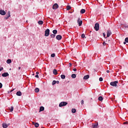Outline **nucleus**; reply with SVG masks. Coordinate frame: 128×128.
<instances>
[{
    "label": "nucleus",
    "instance_id": "bb28decb",
    "mask_svg": "<svg viewBox=\"0 0 128 128\" xmlns=\"http://www.w3.org/2000/svg\"><path fill=\"white\" fill-rule=\"evenodd\" d=\"M6 62L7 64H10L12 62V60L10 59H8L6 60Z\"/></svg>",
    "mask_w": 128,
    "mask_h": 128
},
{
    "label": "nucleus",
    "instance_id": "4468645a",
    "mask_svg": "<svg viewBox=\"0 0 128 128\" xmlns=\"http://www.w3.org/2000/svg\"><path fill=\"white\" fill-rule=\"evenodd\" d=\"M32 124L34 126L35 128H38V126H40L38 123H36L34 122H32Z\"/></svg>",
    "mask_w": 128,
    "mask_h": 128
},
{
    "label": "nucleus",
    "instance_id": "4be33fe9",
    "mask_svg": "<svg viewBox=\"0 0 128 128\" xmlns=\"http://www.w3.org/2000/svg\"><path fill=\"white\" fill-rule=\"evenodd\" d=\"M52 32L54 34H58V30H54L52 31Z\"/></svg>",
    "mask_w": 128,
    "mask_h": 128
},
{
    "label": "nucleus",
    "instance_id": "58836bf2",
    "mask_svg": "<svg viewBox=\"0 0 128 128\" xmlns=\"http://www.w3.org/2000/svg\"><path fill=\"white\" fill-rule=\"evenodd\" d=\"M103 36L106 38V33H104V32L103 33Z\"/></svg>",
    "mask_w": 128,
    "mask_h": 128
},
{
    "label": "nucleus",
    "instance_id": "e433bc0d",
    "mask_svg": "<svg viewBox=\"0 0 128 128\" xmlns=\"http://www.w3.org/2000/svg\"><path fill=\"white\" fill-rule=\"evenodd\" d=\"M2 88V84L0 82V88Z\"/></svg>",
    "mask_w": 128,
    "mask_h": 128
},
{
    "label": "nucleus",
    "instance_id": "a878e982",
    "mask_svg": "<svg viewBox=\"0 0 128 128\" xmlns=\"http://www.w3.org/2000/svg\"><path fill=\"white\" fill-rule=\"evenodd\" d=\"M72 8V7H70V6H66V10H70Z\"/></svg>",
    "mask_w": 128,
    "mask_h": 128
},
{
    "label": "nucleus",
    "instance_id": "c756f323",
    "mask_svg": "<svg viewBox=\"0 0 128 128\" xmlns=\"http://www.w3.org/2000/svg\"><path fill=\"white\" fill-rule=\"evenodd\" d=\"M56 84V80H53L52 82V86H54Z\"/></svg>",
    "mask_w": 128,
    "mask_h": 128
},
{
    "label": "nucleus",
    "instance_id": "9d476101",
    "mask_svg": "<svg viewBox=\"0 0 128 128\" xmlns=\"http://www.w3.org/2000/svg\"><path fill=\"white\" fill-rule=\"evenodd\" d=\"M9 124H6V123H3L2 124V128H7L8 127Z\"/></svg>",
    "mask_w": 128,
    "mask_h": 128
},
{
    "label": "nucleus",
    "instance_id": "4c0bfd02",
    "mask_svg": "<svg viewBox=\"0 0 128 128\" xmlns=\"http://www.w3.org/2000/svg\"><path fill=\"white\" fill-rule=\"evenodd\" d=\"M84 100H81V104H84Z\"/></svg>",
    "mask_w": 128,
    "mask_h": 128
},
{
    "label": "nucleus",
    "instance_id": "423d86ee",
    "mask_svg": "<svg viewBox=\"0 0 128 128\" xmlns=\"http://www.w3.org/2000/svg\"><path fill=\"white\" fill-rule=\"evenodd\" d=\"M58 8V5L56 3L54 4L52 6L53 10H57V8Z\"/></svg>",
    "mask_w": 128,
    "mask_h": 128
},
{
    "label": "nucleus",
    "instance_id": "f704fd0d",
    "mask_svg": "<svg viewBox=\"0 0 128 128\" xmlns=\"http://www.w3.org/2000/svg\"><path fill=\"white\" fill-rule=\"evenodd\" d=\"M125 42H128V38H125Z\"/></svg>",
    "mask_w": 128,
    "mask_h": 128
},
{
    "label": "nucleus",
    "instance_id": "39448f33",
    "mask_svg": "<svg viewBox=\"0 0 128 128\" xmlns=\"http://www.w3.org/2000/svg\"><path fill=\"white\" fill-rule=\"evenodd\" d=\"M77 22H78L79 26H82V20H80V18H78V20H77Z\"/></svg>",
    "mask_w": 128,
    "mask_h": 128
},
{
    "label": "nucleus",
    "instance_id": "79ce46f5",
    "mask_svg": "<svg viewBox=\"0 0 128 128\" xmlns=\"http://www.w3.org/2000/svg\"><path fill=\"white\" fill-rule=\"evenodd\" d=\"M36 78H38V74H36Z\"/></svg>",
    "mask_w": 128,
    "mask_h": 128
},
{
    "label": "nucleus",
    "instance_id": "a19ab883",
    "mask_svg": "<svg viewBox=\"0 0 128 128\" xmlns=\"http://www.w3.org/2000/svg\"><path fill=\"white\" fill-rule=\"evenodd\" d=\"M69 66L70 68L72 66V63H69Z\"/></svg>",
    "mask_w": 128,
    "mask_h": 128
},
{
    "label": "nucleus",
    "instance_id": "cd10ccee",
    "mask_svg": "<svg viewBox=\"0 0 128 128\" xmlns=\"http://www.w3.org/2000/svg\"><path fill=\"white\" fill-rule=\"evenodd\" d=\"M72 78H76V74H72Z\"/></svg>",
    "mask_w": 128,
    "mask_h": 128
},
{
    "label": "nucleus",
    "instance_id": "2eb2a0df",
    "mask_svg": "<svg viewBox=\"0 0 128 128\" xmlns=\"http://www.w3.org/2000/svg\"><path fill=\"white\" fill-rule=\"evenodd\" d=\"M88 78H90V76L89 75L84 76V80H88Z\"/></svg>",
    "mask_w": 128,
    "mask_h": 128
},
{
    "label": "nucleus",
    "instance_id": "c85d7f7f",
    "mask_svg": "<svg viewBox=\"0 0 128 128\" xmlns=\"http://www.w3.org/2000/svg\"><path fill=\"white\" fill-rule=\"evenodd\" d=\"M38 24H44V22L42 20H40L38 22Z\"/></svg>",
    "mask_w": 128,
    "mask_h": 128
},
{
    "label": "nucleus",
    "instance_id": "9b49d317",
    "mask_svg": "<svg viewBox=\"0 0 128 128\" xmlns=\"http://www.w3.org/2000/svg\"><path fill=\"white\" fill-rule=\"evenodd\" d=\"M8 16L4 18V20H8V18L10 17V12H8Z\"/></svg>",
    "mask_w": 128,
    "mask_h": 128
},
{
    "label": "nucleus",
    "instance_id": "72a5a7b5",
    "mask_svg": "<svg viewBox=\"0 0 128 128\" xmlns=\"http://www.w3.org/2000/svg\"><path fill=\"white\" fill-rule=\"evenodd\" d=\"M103 80H104V79H102V77H100V78H99L100 82H102Z\"/></svg>",
    "mask_w": 128,
    "mask_h": 128
},
{
    "label": "nucleus",
    "instance_id": "1a4fd4ad",
    "mask_svg": "<svg viewBox=\"0 0 128 128\" xmlns=\"http://www.w3.org/2000/svg\"><path fill=\"white\" fill-rule=\"evenodd\" d=\"M6 12H4V10H0V14H2V16H4L6 15Z\"/></svg>",
    "mask_w": 128,
    "mask_h": 128
},
{
    "label": "nucleus",
    "instance_id": "09e8293b",
    "mask_svg": "<svg viewBox=\"0 0 128 128\" xmlns=\"http://www.w3.org/2000/svg\"><path fill=\"white\" fill-rule=\"evenodd\" d=\"M124 44H126V42L125 41L124 42Z\"/></svg>",
    "mask_w": 128,
    "mask_h": 128
},
{
    "label": "nucleus",
    "instance_id": "5701e85b",
    "mask_svg": "<svg viewBox=\"0 0 128 128\" xmlns=\"http://www.w3.org/2000/svg\"><path fill=\"white\" fill-rule=\"evenodd\" d=\"M98 124H93L92 125L93 128H98Z\"/></svg>",
    "mask_w": 128,
    "mask_h": 128
},
{
    "label": "nucleus",
    "instance_id": "f3484780",
    "mask_svg": "<svg viewBox=\"0 0 128 128\" xmlns=\"http://www.w3.org/2000/svg\"><path fill=\"white\" fill-rule=\"evenodd\" d=\"M9 110L10 112H14V106H12L10 108H9Z\"/></svg>",
    "mask_w": 128,
    "mask_h": 128
},
{
    "label": "nucleus",
    "instance_id": "8fccbe9b",
    "mask_svg": "<svg viewBox=\"0 0 128 128\" xmlns=\"http://www.w3.org/2000/svg\"><path fill=\"white\" fill-rule=\"evenodd\" d=\"M20 67H18V69L20 70Z\"/></svg>",
    "mask_w": 128,
    "mask_h": 128
},
{
    "label": "nucleus",
    "instance_id": "473e14b6",
    "mask_svg": "<svg viewBox=\"0 0 128 128\" xmlns=\"http://www.w3.org/2000/svg\"><path fill=\"white\" fill-rule=\"evenodd\" d=\"M56 56V54H51V58H54Z\"/></svg>",
    "mask_w": 128,
    "mask_h": 128
},
{
    "label": "nucleus",
    "instance_id": "b1692460",
    "mask_svg": "<svg viewBox=\"0 0 128 128\" xmlns=\"http://www.w3.org/2000/svg\"><path fill=\"white\" fill-rule=\"evenodd\" d=\"M61 78H62V80H64V78H66V75L64 74H62L61 75Z\"/></svg>",
    "mask_w": 128,
    "mask_h": 128
},
{
    "label": "nucleus",
    "instance_id": "c03bdc74",
    "mask_svg": "<svg viewBox=\"0 0 128 128\" xmlns=\"http://www.w3.org/2000/svg\"><path fill=\"white\" fill-rule=\"evenodd\" d=\"M56 84H60V81L57 80V81L56 82Z\"/></svg>",
    "mask_w": 128,
    "mask_h": 128
},
{
    "label": "nucleus",
    "instance_id": "a18cd8bd",
    "mask_svg": "<svg viewBox=\"0 0 128 128\" xmlns=\"http://www.w3.org/2000/svg\"><path fill=\"white\" fill-rule=\"evenodd\" d=\"M106 72H108V73L110 72V70H106Z\"/></svg>",
    "mask_w": 128,
    "mask_h": 128
},
{
    "label": "nucleus",
    "instance_id": "49530a36",
    "mask_svg": "<svg viewBox=\"0 0 128 128\" xmlns=\"http://www.w3.org/2000/svg\"><path fill=\"white\" fill-rule=\"evenodd\" d=\"M124 26V28H128V26L125 25Z\"/></svg>",
    "mask_w": 128,
    "mask_h": 128
},
{
    "label": "nucleus",
    "instance_id": "7ed1b4c3",
    "mask_svg": "<svg viewBox=\"0 0 128 128\" xmlns=\"http://www.w3.org/2000/svg\"><path fill=\"white\" fill-rule=\"evenodd\" d=\"M118 81H115V82H112L110 83V86H116V84H118Z\"/></svg>",
    "mask_w": 128,
    "mask_h": 128
},
{
    "label": "nucleus",
    "instance_id": "37998d69",
    "mask_svg": "<svg viewBox=\"0 0 128 128\" xmlns=\"http://www.w3.org/2000/svg\"><path fill=\"white\" fill-rule=\"evenodd\" d=\"M128 124V122H124V124Z\"/></svg>",
    "mask_w": 128,
    "mask_h": 128
},
{
    "label": "nucleus",
    "instance_id": "6e6552de",
    "mask_svg": "<svg viewBox=\"0 0 128 128\" xmlns=\"http://www.w3.org/2000/svg\"><path fill=\"white\" fill-rule=\"evenodd\" d=\"M62 38V36L61 35H58L56 36V39L58 40H60Z\"/></svg>",
    "mask_w": 128,
    "mask_h": 128
},
{
    "label": "nucleus",
    "instance_id": "dca6fc26",
    "mask_svg": "<svg viewBox=\"0 0 128 128\" xmlns=\"http://www.w3.org/2000/svg\"><path fill=\"white\" fill-rule=\"evenodd\" d=\"M53 74H55V76H56V74H58V71L54 69L53 70Z\"/></svg>",
    "mask_w": 128,
    "mask_h": 128
},
{
    "label": "nucleus",
    "instance_id": "a211bd4d",
    "mask_svg": "<svg viewBox=\"0 0 128 128\" xmlns=\"http://www.w3.org/2000/svg\"><path fill=\"white\" fill-rule=\"evenodd\" d=\"M44 110V106H40V112H42Z\"/></svg>",
    "mask_w": 128,
    "mask_h": 128
},
{
    "label": "nucleus",
    "instance_id": "ea45409f",
    "mask_svg": "<svg viewBox=\"0 0 128 128\" xmlns=\"http://www.w3.org/2000/svg\"><path fill=\"white\" fill-rule=\"evenodd\" d=\"M74 72H76V68H74L73 69Z\"/></svg>",
    "mask_w": 128,
    "mask_h": 128
},
{
    "label": "nucleus",
    "instance_id": "3c124183",
    "mask_svg": "<svg viewBox=\"0 0 128 128\" xmlns=\"http://www.w3.org/2000/svg\"><path fill=\"white\" fill-rule=\"evenodd\" d=\"M104 44H106V43H104V42L103 43L104 46Z\"/></svg>",
    "mask_w": 128,
    "mask_h": 128
},
{
    "label": "nucleus",
    "instance_id": "6ab92c4d",
    "mask_svg": "<svg viewBox=\"0 0 128 128\" xmlns=\"http://www.w3.org/2000/svg\"><path fill=\"white\" fill-rule=\"evenodd\" d=\"M72 114H76V108H72Z\"/></svg>",
    "mask_w": 128,
    "mask_h": 128
},
{
    "label": "nucleus",
    "instance_id": "aec40b11",
    "mask_svg": "<svg viewBox=\"0 0 128 128\" xmlns=\"http://www.w3.org/2000/svg\"><path fill=\"white\" fill-rule=\"evenodd\" d=\"M98 100L100 102H102V100H104V98H102V96H100L98 97Z\"/></svg>",
    "mask_w": 128,
    "mask_h": 128
},
{
    "label": "nucleus",
    "instance_id": "de8ad7c7",
    "mask_svg": "<svg viewBox=\"0 0 128 128\" xmlns=\"http://www.w3.org/2000/svg\"><path fill=\"white\" fill-rule=\"evenodd\" d=\"M36 74H40V72H36Z\"/></svg>",
    "mask_w": 128,
    "mask_h": 128
},
{
    "label": "nucleus",
    "instance_id": "412c9836",
    "mask_svg": "<svg viewBox=\"0 0 128 128\" xmlns=\"http://www.w3.org/2000/svg\"><path fill=\"white\" fill-rule=\"evenodd\" d=\"M86 12V10L84 9H82L80 10V14H84Z\"/></svg>",
    "mask_w": 128,
    "mask_h": 128
},
{
    "label": "nucleus",
    "instance_id": "20e7f679",
    "mask_svg": "<svg viewBox=\"0 0 128 128\" xmlns=\"http://www.w3.org/2000/svg\"><path fill=\"white\" fill-rule=\"evenodd\" d=\"M50 36V29L48 28L45 30V36Z\"/></svg>",
    "mask_w": 128,
    "mask_h": 128
},
{
    "label": "nucleus",
    "instance_id": "393cba45",
    "mask_svg": "<svg viewBox=\"0 0 128 128\" xmlns=\"http://www.w3.org/2000/svg\"><path fill=\"white\" fill-rule=\"evenodd\" d=\"M35 92H40V89L38 88H36L34 90Z\"/></svg>",
    "mask_w": 128,
    "mask_h": 128
},
{
    "label": "nucleus",
    "instance_id": "ddd939ff",
    "mask_svg": "<svg viewBox=\"0 0 128 128\" xmlns=\"http://www.w3.org/2000/svg\"><path fill=\"white\" fill-rule=\"evenodd\" d=\"M16 94L18 96H22V92L20 91L17 92Z\"/></svg>",
    "mask_w": 128,
    "mask_h": 128
},
{
    "label": "nucleus",
    "instance_id": "f03ea898",
    "mask_svg": "<svg viewBox=\"0 0 128 128\" xmlns=\"http://www.w3.org/2000/svg\"><path fill=\"white\" fill-rule=\"evenodd\" d=\"M66 104H68V102H61L60 104H59V106L60 108H62V106H66Z\"/></svg>",
    "mask_w": 128,
    "mask_h": 128
},
{
    "label": "nucleus",
    "instance_id": "f257e3e1",
    "mask_svg": "<svg viewBox=\"0 0 128 128\" xmlns=\"http://www.w3.org/2000/svg\"><path fill=\"white\" fill-rule=\"evenodd\" d=\"M94 28L96 32H98V30H100V24L98 23L95 24Z\"/></svg>",
    "mask_w": 128,
    "mask_h": 128
},
{
    "label": "nucleus",
    "instance_id": "f8f14e48",
    "mask_svg": "<svg viewBox=\"0 0 128 128\" xmlns=\"http://www.w3.org/2000/svg\"><path fill=\"white\" fill-rule=\"evenodd\" d=\"M9 74L8 72H4V74H2V76L4 77H6V76H8Z\"/></svg>",
    "mask_w": 128,
    "mask_h": 128
},
{
    "label": "nucleus",
    "instance_id": "0eeeda50",
    "mask_svg": "<svg viewBox=\"0 0 128 128\" xmlns=\"http://www.w3.org/2000/svg\"><path fill=\"white\" fill-rule=\"evenodd\" d=\"M106 34H107L106 35L107 38H109L110 34H112V31H110V30H108L107 31Z\"/></svg>",
    "mask_w": 128,
    "mask_h": 128
},
{
    "label": "nucleus",
    "instance_id": "c9c22d12",
    "mask_svg": "<svg viewBox=\"0 0 128 128\" xmlns=\"http://www.w3.org/2000/svg\"><path fill=\"white\" fill-rule=\"evenodd\" d=\"M4 70V68L2 67H0V72H2V70Z\"/></svg>",
    "mask_w": 128,
    "mask_h": 128
},
{
    "label": "nucleus",
    "instance_id": "7c9ffc66",
    "mask_svg": "<svg viewBox=\"0 0 128 128\" xmlns=\"http://www.w3.org/2000/svg\"><path fill=\"white\" fill-rule=\"evenodd\" d=\"M50 37L54 38H56V34H50Z\"/></svg>",
    "mask_w": 128,
    "mask_h": 128
},
{
    "label": "nucleus",
    "instance_id": "2f4dec72",
    "mask_svg": "<svg viewBox=\"0 0 128 128\" xmlns=\"http://www.w3.org/2000/svg\"><path fill=\"white\" fill-rule=\"evenodd\" d=\"M81 36L82 38H86V35H84V34H82Z\"/></svg>",
    "mask_w": 128,
    "mask_h": 128
}]
</instances>
